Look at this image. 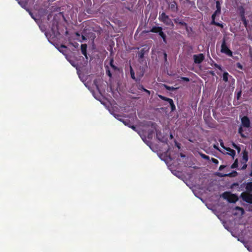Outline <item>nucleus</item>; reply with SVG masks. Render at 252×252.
Returning a JSON list of instances; mask_svg holds the SVG:
<instances>
[{
  "instance_id": "obj_1",
  "label": "nucleus",
  "mask_w": 252,
  "mask_h": 252,
  "mask_svg": "<svg viewBox=\"0 0 252 252\" xmlns=\"http://www.w3.org/2000/svg\"><path fill=\"white\" fill-rule=\"evenodd\" d=\"M191 158H161L168 166V168L174 175H177L174 172L180 169L182 166L192 167L193 163L190 161Z\"/></svg>"
},
{
  "instance_id": "obj_2",
  "label": "nucleus",
  "mask_w": 252,
  "mask_h": 252,
  "mask_svg": "<svg viewBox=\"0 0 252 252\" xmlns=\"http://www.w3.org/2000/svg\"><path fill=\"white\" fill-rule=\"evenodd\" d=\"M222 197L230 203H235L238 200V197L236 194H232L228 191L223 192Z\"/></svg>"
},
{
  "instance_id": "obj_3",
  "label": "nucleus",
  "mask_w": 252,
  "mask_h": 252,
  "mask_svg": "<svg viewBox=\"0 0 252 252\" xmlns=\"http://www.w3.org/2000/svg\"><path fill=\"white\" fill-rule=\"evenodd\" d=\"M220 51L229 57H232V52L227 46L225 38L222 40Z\"/></svg>"
},
{
  "instance_id": "obj_4",
  "label": "nucleus",
  "mask_w": 252,
  "mask_h": 252,
  "mask_svg": "<svg viewBox=\"0 0 252 252\" xmlns=\"http://www.w3.org/2000/svg\"><path fill=\"white\" fill-rule=\"evenodd\" d=\"M159 20L167 25H170L171 24L173 25L171 20L164 12H162L161 14L159 15Z\"/></svg>"
},
{
  "instance_id": "obj_5",
  "label": "nucleus",
  "mask_w": 252,
  "mask_h": 252,
  "mask_svg": "<svg viewBox=\"0 0 252 252\" xmlns=\"http://www.w3.org/2000/svg\"><path fill=\"white\" fill-rule=\"evenodd\" d=\"M240 197L244 201L252 204V194L248 192H243L240 195Z\"/></svg>"
},
{
  "instance_id": "obj_6",
  "label": "nucleus",
  "mask_w": 252,
  "mask_h": 252,
  "mask_svg": "<svg viewBox=\"0 0 252 252\" xmlns=\"http://www.w3.org/2000/svg\"><path fill=\"white\" fill-rule=\"evenodd\" d=\"M226 171H224L223 172H217L216 175L220 177H234L236 176L237 175V173L235 171H233L230 173H227Z\"/></svg>"
},
{
  "instance_id": "obj_7",
  "label": "nucleus",
  "mask_w": 252,
  "mask_h": 252,
  "mask_svg": "<svg viewBox=\"0 0 252 252\" xmlns=\"http://www.w3.org/2000/svg\"><path fill=\"white\" fill-rule=\"evenodd\" d=\"M158 96L161 99L166 101H167L169 103L170 107H171V111H174L175 110V109H176L175 105L174 104L173 100L171 98L166 97L163 96L162 95H160V94L158 95Z\"/></svg>"
},
{
  "instance_id": "obj_8",
  "label": "nucleus",
  "mask_w": 252,
  "mask_h": 252,
  "mask_svg": "<svg viewBox=\"0 0 252 252\" xmlns=\"http://www.w3.org/2000/svg\"><path fill=\"white\" fill-rule=\"evenodd\" d=\"M193 59L195 63L199 64L203 61L205 57L202 53H200L197 55H194L193 56Z\"/></svg>"
},
{
  "instance_id": "obj_9",
  "label": "nucleus",
  "mask_w": 252,
  "mask_h": 252,
  "mask_svg": "<svg viewBox=\"0 0 252 252\" xmlns=\"http://www.w3.org/2000/svg\"><path fill=\"white\" fill-rule=\"evenodd\" d=\"M242 125L245 127H249L250 126V121L247 116H244L241 118Z\"/></svg>"
},
{
  "instance_id": "obj_10",
  "label": "nucleus",
  "mask_w": 252,
  "mask_h": 252,
  "mask_svg": "<svg viewBox=\"0 0 252 252\" xmlns=\"http://www.w3.org/2000/svg\"><path fill=\"white\" fill-rule=\"evenodd\" d=\"M169 8L174 12H177L178 10V5L175 1H172L171 3L169 5Z\"/></svg>"
},
{
  "instance_id": "obj_11",
  "label": "nucleus",
  "mask_w": 252,
  "mask_h": 252,
  "mask_svg": "<svg viewBox=\"0 0 252 252\" xmlns=\"http://www.w3.org/2000/svg\"><path fill=\"white\" fill-rule=\"evenodd\" d=\"M87 45L86 44H82L81 45V50L82 54L85 56L86 61L88 59V57L87 54Z\"/></svg>"
},
{
  "instance_id": "obj_12",
  "label": "nucleus",
  "mask_w": 252,
  "mask_h": 252,
  "mask_svg": "<svg viewBox=\"0 0 252 252\" xmlns=\"http://www.w3.org/2000/svg\"><path fill=\"white\" fill-rule=\"evenodd\" d=\"M174 22L175 24H179L184 27H187V23L181 20L179 18H177L174 19Z\"/></svg>"
},
{
  "instance_id": "obj_13",
  "label": "nucleus",
  "mask_w": 252,
  "mask_h": 252,
  "mask_svg": "<svg viewBox=\"0 0 252 252\" xmlns=\"http://www.w3.org/2000/svg\"><path fill=\"white\" fill-rule=\"evenodd\" d=\"M162 30V28L161 27L155 26L151 29L150 31L154 33H159Z\"/></svg>"
},
{
  "instance_id": "obj_14",
  "label": "nucleus",
  "mask_w": 252,
  "mask_h": 252,
  "mask_svg": "<svg viewBox=\"0 0 252 252\" xmlns=\"http://www.w3.org/2000/svg\"><path fill=\"white\" fill-rule=\"evenodd\" d=\"M216 10H215L216 13H219L220 14L221 12V5L220 3L219 0L216 1Z\"/></svg>"
},
{
  "instance_id": "obj_15",
  "label": "nucleus",
  "mask_w": 252,
  "mask_h": 252,
  "mask_svg": "<svg viewBox=\"0 0 252 252\" xmlns=\"http://www.w3.org/2000/svg\"><path fill=\"white\" fill-rule=\"evenodd\" d=\"M246 192L250 193L252 192V182H249L246 186Z\"/></svg>"
},
{
  "instance_id": "obj_16",
  "label": "nucleus",
  "mask_w": 252,
  "mask_h": 252,
  "mask_svg": "<svg viewBox=\"0 0 252 252\" xmlns=\"http://www.w3.org/2000/svg\"><path fill=\"white\" fill-rule=\"evenodd\" d=\"M226 150L227 151V153L229 155L231 156L232 158L234 157L236 153L234 150L231 149L230 148H226Z\"/></svg>"
},
{
  "instance_id": "obj_17",
  "label": "nucleus",
  "mask_w": 252,
  "mask_h": 252,
  "mask_svg": "<svg viewBox=\"0 0 252 252\" xmlns=\"http://www.w3.org/2000/svg\"><path fill=\"white\" fill-rule=\"evenodd\" d=\"M130 74L131 78L134 80L135 82H138V81L136 80V77L135 76L134 71L131 66H130Z\"/></svg>"
},
{
  "instance_id": "obj_18",
  "label": "nucleus",
  "mask_w": 252,
  "mask_h": 252,
  "mask_svg": "<svg viewBox=\"0 0 252 252\" xmlns=\"http://www.w3.org/2000/svg\"><path fill=\"white\" fill-rule=\"evenodd\" d=\"M249 158H242V160L241 161L242 163V166L241 167V169H245L247 168V165L246 164L247 162L248 161Z\"/></svg>"
},
{
  "instance_id": "obj_19",
  "label": "nucleus",
  "mask_w": 252,
  "mask_h": 252,
  "mask_svg": "<svg viewBox=\"0 0 252 252\" xmlns=\"http://www.w3.org/2000/svg\"><path fill=\"white\" fill-rule=\"evenodd\" d=\"M229 76V74L228 72H224L223 73V75H222V79L223 80L226 82L228 81V76Z\"/></svg>"
},
{
  "instance_id": "obj_20",
  "label": "nucleus",
  "mask_w": 252,
  "mask_h": 252,
  "mask_svg": "<svg viewBox=\"0 0 252 252\" xmlns=\"http://www.w3.org/2000/svg\"><path fill=\"white\" fill-rule=\"evenodd\" d=\"M158 34L163 39V41L166 43V36L165 34L162 32V30L161 31L158 33Z\"/></svg>"
},
{
  "instance_id": "obj_21",
  "label": "nucleus",
  "mask_w": 252,
  "mask_h": 252,
  "mask_svg": "<svg viewBox=\"0 0 252 252\" xmlns=\"http://www.w3.org/2000/svg\"><path fill=\"white\" fill-rule=\"evenodd\" d=\"M144 72L141 71L140 73L137 74L136 80L138 81V82H140L141 79L143 76Z\"/></svg>"
},
{
  "instance_id": "obj_22",
  "label": "nucleus",
  "mask_w": 252,
  "mask_h": 252,
  "mask_svg": "<svg viewBox=\"0 0 252 252\" xmlns=\"http://www.w3.org/2000/svg\"><path fill=\"white\" fill-rule=\"evenodd\" d=\"M243 129L242 126H240L238 129V132L240 134L241 136L243 138H246L247 137L243 133Z\"/></svg>"
},
{
  "instance_id": "obj_23",
  "label": "nucleus",
  "mask_w": 252,
  "mask_h": 252,
  "mask_svg": "<svg viewBox=\"0 0 252 252\" xmlns=\"http://www.w3.org/2000/svg\"><path fill=\"white\" fill-rule=\"evenodd\" d=\"M220 14V13H216V11H215L214 12V13L212 14V17H211V18H212L211 24H213V22H216L215 18H216V16L219 15Z\"/></svg>"
},
{
  "instance_id": "obj_24",
  "label": "nucleus",
  "mask_w": 252,
  "mask_h": 252,
  "mask_svg": "<svg viewBox=\"0 0 252 252\" xmlns=\"http://www.w3.org/2000/svg\"><path fill=\"white\" fill-rule=\"evenodd\" d=\"M136 87L139 90L143 91L145 89L143 86L142 84H141L139 82H137V84H136Z\"/></svg>"
},
{
  "instance_id": "obj_25",
  "label": "nucleus",
  "mask_w": 252,
  "mask_h": 252,
  "mask_svg": "<svg viewBox=\"0 0 252 252\" xmlns=\"http://www.w3.org/2000/svg\"><path fill=\"white\" fill-rule=\"evenodd\" d=\"M241 20L243 21V24L245 25V26L246 27L247 26V24H248V21L246 19V18H245V17L244 14L241 15Z\"/></svg>"
},
{
  "instance_id": "obj_26",
  "label": "nucleus",
  "mask_w": 252,
  "mask_h": 252,
  "mask_svg": "<svg viewBox=\"0 0 252 252\" xmlns=\"http://www.w3.org/2000/svg\"><path fill=\"white\" fill-rule=\"evenodd\" d=\"M113 63H114V60H113V59H111L110 61V65L111 67L114 70H117V67Z\"/></svg>"
},
{
  "instance_id": "obj_27",
  "label": "nucleus",
  "mask_w": 252,
  "mask_h": 252,
  "mask_svg": "<svg viewBox=\"0 0 252 252\" xmlns=\"http://www.w3.org/2000/svg\"><path fill=\"white\" fill-rule=\"evenodd\" d=\"M120 120L121 121H122L123 122V123L125 124V125L126 126H131L130 125V122L129 120H122L121 119H120Z\"/></svg>"
},
{
  "instance_id": "obj_28",
  "label": "nucleus",
  "mask_w": 252,
  "mask_h": 252,
  "mask_svg": "<svg viewBox=\"0 0 252 252\" xmlns=\"http://www.w3.org/2000/svg\"><path fill=\"white\" fill-rule=\"evenodd\" d=\"M212 25H214L220 27L221 28H223V25L222 24L220 23H218V22H213V24Z\"/></svg>"
},
{
  "instance_id": "obj_29",
  "label": "nucleus",
  "mask_w": 252,
  "mask_h": 252,
  "mask_svg": "<svg viewBox=\"0 0 252 252\" xmlns=\"http://www.w3.org/2000/svg\"><path fill=\"white\" fill-rule=\"evenodd\" d=\"M161 135V132L156 130V136H157V137L160 141H162V140L161 139V138L160 137Z\"/></svg>"
},
{
  "instance_id": "obj_30",
  "label": "nucleus",
  "mask_w": 252,
  "mask_h": 252,
  "mask_svg": "<svg viewBox=\"0 0 252 252\" xmlns=\"http://www.w3.org/2000/svg\"><path fill=\"white\" fill-rule=\"evenodd\" d=\"M237 167H238V158H236V160H235L234 162L231 165L232 168H236Z\"/></svg>"
},
{
  "instance_id": "obj_31",
  "label": "nucleus",
  "mask_w": 252,
  "mask_h": 252,
  "mask_svg": "<svg viewBox=\"0 0 252 252\" xmlns=\"http://www.w3.org/2000/svg\"><path fill=\"white\" fill-rule=\"evenodd\" d=\"M233 145L234 148H235L237 150L238 153H240L241 151V148L239 146H237L235 144H233Z\"/></svg>"
},
{
  "instance_id": "obj_32",
  "label": "nucleus",
  "mask_w": 252,
  "mask_h": 252,
  "mask_svg": "<svg viewBox=\"0 0 252 252\" xmlns=\"http://www.w3.org/2000/svg\"><path fill=\"white\" fill-rule=\"evenodd\" d=\"M239 184L238 183H233L231 186H230V188L231 189H234L235 187H239Z\"/></svg>"
},
{
  "instance_id": "obj_33",
  "label": "nucleus",
  "mask_w": 252,
  "mask_h": 252,
  "mask_svg": "<svg viewBox=\"0 0 252 252\" xmlns=\"http://www.w3.org/2000/svg\"><path fill=\"white\" fill-rule=\"evenodd\" d=\"M243 154L242 158H248V152L246 150L243 151Z\"/></svg>"
},
{
  "instance_id": "obj_34",
  "label": "nucleus",
  "mask_w": 252,
  "mask_h": 252,
  "mask_svg": "<svg viewBox=\"0 0 252 252\" xmlns=\"http://www.w3.org/2000/svg\"><path fill=\"white\" fill-rule=\"evenodd\" d=\"M236 66L237 68L242 69H243V66L240 63H237L236 64Z\"/></svg>"
},
{
  "instance_id": "obj_35",
  "label": "nucleus",
  "mask_w": 252,
  "mask_h": 252,
  "mask_svg": "<svg viewBox=\"0 0 252 252\" xmlns=\"http://www.w3.org/2000/svg\"><path fill=\"white\" fill-rule=\"evenodd\" d=\"M225 168H226L227 169L228 168V167H227V166H225V165H221L219 167V170H222L223 169H225Z\"/></svg>"
},
{
  "instance_id": "obj_36",
  "label": "nucleus",
  "mask_w": 252,
  "mask_h": 252,
  "mask_svg": "<svg viewBox=\"0 0 252 252\" xmlns=\"http://www.w3.org/2000/svg\"><path fill=\"white\" fill-rule=\"evenodd\" d=\"M181 80L186 82H189V78L185 77H181Z\"/></svg>"
},
{
  "instance_id": "obj_37",
  "label": "nucleus",
  "mask_w": 252,
  "mask_h": 252,
  "mask_svg": "<svg viewBox=\"0 0 252 252\" xmlns=\"http://www.w3.org/2000/svg\"><path fill=\"white\" fill-rule=\"evenodd\" d=\"M241 94H242L241 91H239L237 93V99H239L240 97L241 96Z\"/></svg>"
},
{
  "instance_id": "obj_38",
  "label": "nucleus",
  "mask_w": 252,
  "mask_h": 252,
  "mask_svg": "<svg viewBox=\"0 0 252 252\" xmlns=\"http://www.w3.org/2000/svg\"><path fill=\"white\" fill-rule=\"evenodd\" d=\"M235 209L237 210L241 211L242 212V213L244 212V210L243 208L242 207L237 206V207H236Z\"/></svg>"
},
{
  "instance_id": "obj_39",
  "label": "nucleus",
  "mask_w": 252,
  "mask_h": 252,
  "mask_svg": "<svg viewBox=\"0 0 252 252\" xmlns=\"http://www.w3.org/2000/svg\"><path fill=\"white\" fill-rule=\"evenodd\" d=\"M106 74L109 76V77H112V74L110 71V70L109 69H106Z\"/></svg>"
},
{
  "instance_id": "obj_40",
  "label": "nucleus",
  "mask_w": 252,
  "mask_h": 252,
  "mask_svg": "<svg viewBox=\"0 0 252 252\" xmlns=\"http://www.w3.org/2000/svg\"><path fill=\"white\" fill-rule=\"evenodd\" d=\"M143 50L142 49L141 51H140V55L139 56V57L140 58H142L144 56V52H143Z\"/></svg>"
},
{
  "instance_id": "obj_41",
  "label": "nucleus",
  "mask_w": 252,
  "mask_h": 252,
  "mask_svg": "<svg viewBox=\"0 0 252 252\" xmlns=\"http://www.w3.org/2000/svg\"><path fill=\"white\" fill-rule=\"evenodd\" d=\"M211 159L212 160L213 162L215 164H218L219 163V161L217 158H211Z\"/></svg>"
},
{
  "instance_id": "obj_42",
  "label": "nucleus",
  "mask_w": 252,
  "mask_h": 252,
  "mask_svg": "<svg viewBox=\"0 0 252 252\" xmlns=\"http://www.w3.org/2000/svg\"><path fill=\"white\" fill-rule=\"evenodd\" d=\"M163 55H164V61H165V62H166V61H167V54H166L165 52H164V53H163Z\"/></svg>"
},
{
  "instance_id": "obj_43",
  "label": "nucleus",
  "mask_w": 252,
  "mask_h": 252,
  "mask_svg": "<svg viewBox=\"0 0 252 252\" xmlns=\"http://www.w3.org/2000/svg\"><path fill=\"white\" fill-rule=\"evenodd\" d=\"M143 91L146 93L148 95H150L151 92L150 91L145 89Z\"/></svg>"
},
{
  "instance_id": "obj_44",
  "label": "nucleus",
  "mask_w": 252,
  "mask_h": 252,
  "mask_svg": "<svg viewBox=\"0 0 252 252\" xmlns=\"http://www.w3.org/2000/svg\"><path fill=\"white\" fill-rule=\"evenodd\" d=\"M129 127L131 128L133 130H134V131H137L136 130V127L134 126H129Z\"/></svg>"
},
{
  "instance_id": "obj_45",
  "label": "nucleus",
  "mask_w": 252,
  "mask_h": 252,
  "mask_svg": "<svg viewBox=\"0 0 252 252\" xmlns=\"http://www.w3.org/2000/svg\"><path fill=\"white\" fill-rule=\"evenodd\" d=\"M214 65H215V66L216 67L218 68V69H219L220 70H221V66H220V65H219V64H217V63H215V64H214Z\"/></svg>"
},
{
  "instance_id": "obj_46",
  "label": "nucleus",
  "mask_w": 252,
  "mask_h": 252,
  "mask_svg": "<svg viewBox=\"0 0 252 252\" xmlns=\"http://www.w3.org/2000/svg\"><path fill=\"white\" fill-rule=\"evenodd\" d=\"M166 89L168 90H171V91H173L175 89L174 88V87H166Z\"/></svg>"
},
{
  "instance_id": "obj_47",
  "label": "nucleus",
  "mask_w": 252,
  "mask_h": 252,
  "mask_svg": "<svg viewBox=\"0 0 252 252\" xmlns=\"http://www.w3.org/2000/svg\"><path fill=\"white\" fill-rule=\"evenodd\" d=\"M175 145L177 146V147L178 148V149L180 148V144L178 143L177 142H175Z\"/></svg>"
},
{
  "instance_id": "obj_48",
  "label": "nucleus",
  "mask_w": 252,
  "mask_h": 252,
  "mask_svg": "<svg viewBox=\"0 0 252 252\" xmlns=\"http://www.w3.org/2000/svg\"><path fill=\"white\" fill-rule=\"evenodd\" d=\"M186 30L187 32H189V27L188 26V24H187V27H185Z\"/></svg>"
},
{
  "instance_id": "obj_49",
  "label": "nucleus",
  "mask_w": 252,
  "mask_h": 252,
  "mask_svg": "<svg viewBox=\"0 0 252 252\" xmlns=\"http://www.w3.org/2000/svg\"><path fill=\"white\" fill-rule=\"evenodd\" d=\"M209 73L212 76L215 75V73L213 71H210Z\"/></svg>"
},
{
  "instance_id": "obj_50",
  "label": "nucleus",
  "mask_w": 252,
  "mask_h": 252,
  "mask_svg": "<svg viewBox=\"0 0 252 252\" xmlns=\"http://www.w3.org/2000/svg\"><path fill=\"white\" fill-rule=\"evenodd\" d=\"M202 158H209L208 156H206L205 155H201Z\"/></svg>"
},
{
  "instance_id": "obj_51",
  "label": "nucleus",
  "mask_w": 252,
  "mask_h": 252,
  "mask_svg": "<svg viewBox=\"0 0 252 252\" xmlns=\"http://www.w3.org/2000/svg\"><path fill=\"white\" fill-rule=\"evenodd\" d=\"M170 139H172L173 138V135L172 133H170Z\"/></svg>"
},
{
  "instance_id": "obj_52",
  "label": "nucleus",
  "mask_w": 252,
  "mask_h": 252,
  "mask_svg": "<svg viewBox=\"0 0 252 252\" xmlns=\"http://www.w3.org/2000/svg\"><path fill=\"white\" fill-rule=\"evenodd\" d=\"M181 158H186V156L184 154H181Z\"/></svg>"
},
{
  "instance_id": "obj_53",
  "label": "nucleus",
  "mask_w": 252,
  "mask_h": 252,
  "mask_svg": "<svg viewBox=\"0 0 252 252\" xmlns=\"http://www.w3.org/2000/svg\"><path fill=\"white\" fill-rule=\"evenodd\" d=\"M78 43H75V45H73V46H74V47H76L77 46H78Z\"/></svg>"
},
{
  "instance_id": "obj_54",
  "label": "nucleus",
  "mask_w": 252,
  "mask_h": 252,
  "mask_svg": "<svg viewBox=\"0 0 252 252\" xmlns=\"http://www.w3.org/2000/svg\"><path fill=\"white\" fill-rule=\"evenodd\" d=\"M61 47L64 48H66V47L65 45H61Z\"/></svg>"
},
{
  "instance_id": "obj_55",
  "label": "nucleus",
  "mask_w": 252,
  "mask_h": 252,
  "mask_svg": "<svg viewBox=\"0 0 252 252\" xmlns=\"http://www.w3.org/2000/svg\"><path fill=\"white\" fill-rule=\"evenodd\" d=\"M96 80H95L94 81V84H95V83H96Z\"/></svg>"
},
{
  "instance_id": "obj_56",
  "label": "nucleus",
  "mask_w": 252,
  "mask_h": 252,
  "mask_svg": "<svg viewBox=\"0 0 252 252\" xmlns=\"http://www.w3.org/2000/svg\"><path fill=\"white\" fill-rule=\"evenodd\" d=\"M250 175H251V176H252V171L251 172V174H250Z\"/></svg>"
},
{
  "instance_id": "obj_57",
  "label": "nucleus",
  "mask_w": 252,
  "mask_h": 252,
  "mask_svg": "<svg viewBox=\"0 0 252 252\" xmlns=\"http://www.w3.org/2000/svg\"><path fill=\"white\" fill-rule=\"evenodd\" d=\"M206 159H208V160H209V159H210V158H206Z\"/></svg>"
}]
</instances>
